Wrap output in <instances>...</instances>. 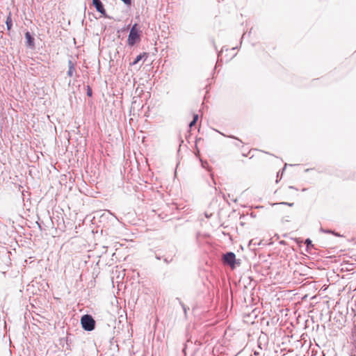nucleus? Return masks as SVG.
<instances>
[{
    "mask_svg": "<svg viewBox=\"0 0 356 356\" xmlns=\"http://www.w3.org/2000/svg\"><path fill=\"white\" fill-rule=\"evenodd\" d=\"M243 141L238 140V143H236L235 144V145L237 146V147H241V146H243Z\"/></svg>",
    "mask_w": 356,
    "mask_h": 356,
    "instance_id": "obj_16",
    "label": "nucleus"
},
{
    "mask_svg": "<svg viewBox=\"0 0 356 356\" xmlns=\"http://www.w3.org/2000/svg\"><path fill=\"white\" fill-rule=\"evenodd\" d=\"M25 38L26 40V45L30 48H34L35 47V39L31 35L30 32L27 31L25 33Z\"/></svg>",
    "mask_w": 356,
    "mask_h": 356,
    "instance_id": "obj_7",
    "label": "nucleus"
},
{
    "mask_svg": "<svg viewBox=\"0 0 356 356\" xmlns=\"http://www.w3.org/2000/svg\"><path fill=\"white\" fill-rule=\"evenodd\" d=\"M183 309H184V312H186V310H187V309L184 306H183Z\"/></svg>",
    "mask_w": 356,
    "mask_h": 356,
    "instance_id": "obj_26",
    "label": "nucleus"
},
{
    "mask_svg": "<svg viewBox=\"0 0 356 356\" xmlns=\"http://www.w3.org/2000/svg\"><path fill=\"white\" fill-rule=\"evenodd\" d=\"M257 309V308H253V309H252L251 312H256Z\"/></svg>",
    "mask_w": 356,
    "mask_h": 356,
    "instance_id": "obj_24",
    "label": "nucleus"
},
{
    "mask_svg": "<svg viewBox=\"0 0 356 356\" xmlns=\"http://www.w3.org/2000/svg\"><path fill=\"white\" fill-rule=\"evenodd\" d=\"M87 95L88 97H91L92 95V89L90 88V86H88V89H87Z\"/></svg>",
    "mask_w": 356,
    "mask_h": 356,
    "instance_id": "obj_13",
    "label": "nucleus"
},
{
    "mask_svg": "<svg viewBox=\"0 0 356 356\" xmlns=\"http://www.w3.org/2000/svg\"><path fill=\"white\" fill-rule=\"evenodd\" d=\"M147 54L146 53H143V54H139L138 56H136L135 60L133 61L132 65L137 64L144 56L147 57Z\"/></svg>",
    "mask_w": 356,
    "mask_h": 356,
    "instance_id": "obj_9",
    "label": "nucleus"
},
{
    "mask_svg": "<svg viewBox=\"0 0 356 356\" xmlns=\"http://www.w3.org/2000/svg\"><path fill=\"white\" fill-rule=\"evenodd\" d=\"M114 302L118 303V299L115 296L112 297L111 303L113 304Z\"/></svg>",
    "mask_w": 356,
    "mask_h": 356,
    "instance_id": "obj_17",
    "label": "nucleus"
},
{
    "mask_svg": "<svg viewBox=\"0 0 356 356\" xmlns=\"http://www.w3.org/2000/svg\"><path fill=\"white\" fill-rule=\"evenodd\" d=\"M244 35H245V32H244V33H243L242 38L244 37Z\"/></svg>",
    "mask_w": 356,
    "mask_h": 356,
    "instance_id": "obj_31",
    "label": "nucleus"
},
{
    "mask_svg": "<svg viewBox=\"0 0 356 356\" xmlns=\"http://www.w3.org/2000/svg\"><path fill=\"white\" fill-rule=\"evenodd\" d=\"M184 314H185V317L186 318L187 313H186V312H184Z\"/></svg>",
    "mask_w": 356,
    "mask_h": 356,
    "instance_id": "obj_32",
    "label": "nucleus"
},
{
    "mask_svg": "<svg viewBox=\"0 0 356 356\" xmlns=\"http://www.w3.org/2000/svg\"><path fill=\"white\" fill-rule=\"evenodd\" d=\"M80 321L81 327L85 331L90 332L95 329L96 321L88 313L83 315Z\"/></svg>",
    "mask_w": 356,
    "mask_h": 356,
    "instance_id": "obj_1",
    "label": "nucleus"
},
{
    "mask_svg": "<svg viewBox=\"0 0 356 356\" xmlns=\"http://www.w3.org/2000/svg\"><path fill=\"white\" fill-rule=\"evenodd\" d=\"M250 216H251L252 217H254V214H253L252 213H250Z\"/></svg>",
    "mask_w": 356,
    "mask_h": 356,
    "instance_id": "obj_28",
    "label": "nucleus"
},
{
    "mask_svg": "<svg viewBox=\"0 0 356 356\" xmlns=\"http://www.w3.org/2000/svg\"><path fill=\"white\" fill-rule=\"evenodd\" d=\"M228 50H229L228 49H225V47H222V49H221L220 52L218 54V56L221 57V58H222L224 52L227 51Z\"/></svg>",
    "mask_w": 356,
    "mask_h": 356,
    "instance_id": "obj_12",
    "label": "nucleus"
},
{
    "mask_svg": "<svg viewBox=\"0 0 356 356\" xmlns=\"http://www.w3.org/2000/svg\"><path fill=\"white\" fill-rule=\"evenodd\" d=\"M321 231L323 232H325V233H331V234H334V235H335L337 236H340L339 234L336 233V232H334V231H332V230H329V229H326L325 230V229H321Z\"/></svg>",
    "mask_w": 356,
    "mask_h": 356,
    "instance_id": "obj_11",
    "label": "nucleus"
},
{
    "mask_svg": "<svg viewBox=\"0 0 356 356\" xmlns=\"http://www.w3.org/2000/svg\"><path fill=\"white\" fill-rule=\"evenodd\" d=\"M286 164H285V165H284V168H283V170H284V169L286 168Z\"/></svg>",
    "mask_w": 356,
    "mask_h": 356,
    "instance_id": "obj_30",
    "label": "nucleus"
},
{
    "mask_svg": "<svg viewBox=\"0 0 356 356\" xmlns=\"http://www.w3.org/2000/svg\"><path fill=\"white\" fill-rule=\"evenodd\" d=\"M235 49H236V48H235V47H232V48L230 49V51H235Z\"/></svg>",
    "mask_w": 356,
    "mask_h": 356,
    "instance_id": "obj_25",
    "label": "nucleus"
},
{
    "mask_svg": "<svg viewBox=\"0 0 356 356\" xmlns=\"http://www.w3.org/2000/svg\"><path fill=\"white\" fill-rule=\"evenodd\" d=\"M92 5L95 6L97 12L107 17L106 10L104 9V6L100 0H92Z\"/></svg>",
    "mask_w": 356,
    "mask_h": 356,
    "instance_id": "obj_5",
    "label": "nucleus"
},
{
    "mask_svg": "<svg viewBox=\"0 0 356 356\" xmlns=\"http://www.w3.org/2000/svg\"><path fill=\"white\" fill-rule=\"evenodd\" d=\"M67 74L70 77H73L74 76H78L76 72L75 64L72 60H68V70Z\"/></svg>",
    "mask_w": 356,
    "mask_h": 356,
    "instance_id": "obj_6",
    "label": "nucleus"
},
{
    "mask_svg": "<svg viewBox=\"0 0 356 356\" xmlns=\"http://www.w3.org/2000/svg\"><path fill=\"white\" fill-rule=\"evenodd\" d=\"M6 26H7V29L8 31L10 30L11 28H12V26H13V21H12L11 13H9L8 16L6 18Z\"/></svg>",
    "mask_w": 356,
    "mask_h": 356,
    "instance_id": "obj_8",
    "label": "nucleus"
},
{
    "mask_svg": "<svg viewBox=\"0 0 356 356\" xmlns=\"http://www.w3.org/2000/svg\"><path fill=\"white\" fill-rule=\"evenodd\" d=\"M222 262L224 264L230 266L232 269L241 264V260L236 259L235 254L232 252H228L223 254Z\"/></svg>",
    "mask_w": 356,
    "mask_h": 356,
    "instance_id": "obj_3",
    "label": "nucleus"
},
{
    "mask_svg": "<svg viewBox=\"0 0 356 356\" xmlns=\"http://www.w3.org/2000/svg\"><path fill=\"white\" fill-rule=\"evenodd\" d=\"M307 246L306 250L308 252L310 248L313 247L312 241L309 238H307L305 241Z\"/></svg>",
    "mask_w": 356,
    "mask_h": 356,
    "instance_id": "obj_10",
    "label": "nucleus"
},
{
    "mask_svg": "<svg viewBox=\"0 0 356 356\" xmlns=\"http://www.w3.org/2000/svg\"><path fill=\"white\" fill-rule=\"evenodd\" d=\"M140 41V31L137 24H134L130 29L127 44L130 47H133L136 43Z\"/></svg>",
    "mask_w": 356,
    "mask_h": 356,
    "instance_id": "obj_2",
    "label": "nucleus"
},
{
    "mask_svg": "<svg viewBox=\"0 0 356 356\" xmlns=\"http://www.w3.org/2000/svg\"><path fill=\"white\" fill-rule=\"evenodd\" d=\"M251 243H252V241H250L248 245H251Z\"/></svg>",
    "mask_w": 356,
    "mask_h": 356,
    "instance_id": "obj_33",
    "label": "nucleus"
},
{
    "mask_svg": "<svg viewBox=\"0 0 356 356\" xmlns=\"http://www.w3.org/2000/svg\"><path fill=\"white\" fill-rule=\"evenodd\" d=\"M282 204H288L289 206H292L293 204V203H286V202H282Z\"/></svg>",
    "mask_w": 356,
    "mask_h": 356,
    "instance_id": "obj_22",
    "label": "nucleus"
},
{
    "mask_svg": "<svg viewBox=\"0 0 356 356\" xmlns=\"http://www.w3.org/2000/svg\"><path fill=\"white\" fill-rule=\"evenodd\" d=\"M235 55H236V54H233V55H232L231 57L232 58V57L235 56Z\"/></svg>",
    "mask_w": 356,
    "mask_h": 356,
    "instance_id": "obj_29",
    "label": "nucleus"
},
{
    "mask_svg": "<svg viewBox=\"0 0 356 356\" xmlns=\"http://www.w3.org/2000/svg\"><path fill=\"white\" fill-rule=\"evenodd\" d=\"M197 120H198V115H197V114H194V115H193V121L197 122Z\"/></svg>",
    "mask_w": 356,
    "mask_h": 356,
    "instance_id": "obj_19",
    "label": "nucleus"
},
{
    "mask_svg": "<svg viewBox=\"0 0 356 356\" xmlns=\"http://www.w3.org/2000/svg\"><path fill=\"white\" fill-rule=\"evenodd\" d=\"M196 122H197L192 120V121L190 122V124H189V127H192L193 126H194V125L196 124Z\"/></svg>",
    "mask_w": 356,
    "mask_h": 356,
    "instance_id": "obj_20",
    "label": "nucleus"
},
{
    "mask_svg": "<svg viewBox=\"0 0 356 356\" xmlns=\"http://www.w3.org/2000/svg\"><path fill=\"white\" fill-rule=\"evenodd\" d=\"M126 6H131V0H121Z\"/></svg>",
    "mask_w": 356,
    "mask_h": 356,
    "instance_id": "obj_14",
    "label": "nucleus"
},
{
    "mask_svg": "<svg viewBox=\"0 0 356 356\" xmlns=\"http://www.w3.org/2000/svg\"><path fill=\"white\" fill-rule=\"evenodd\" d=\"M33 313H24V318L26 320L29 318H32L33 320V324L36 325L37 323H42L43 320H45L46 318L44 316H42L40 313H35V316L32 315Z\"/></svg>",
    "mask_w": 356,
    "mask_h": 356,
    "instance_id": "obj_4",
    "label": "nucleus"
},
{
    "mask_svg": "<svg viewBox=\"0 0 356 356\" xmlns=\"http://www.w3.org/2000/svg\"><path fill=\"white\" fill-rule=\"evenodd\" d=\"M163 261L165 264H169L172 261V259L171 258L170 259H168V258H164Z\"/></svg>",
    "mask_w": 356,
    "mask_h": 356,
    "instance_id": "obj_18",
    "label": "nucleus"
},
{
    "mask_svg": "<svg viewBox=\"0 0 356 356\" xmlns=\"http://www.w3.org/2000/svg\"><path fill=\"white\" fill-rule=\"evenodd\" d=\"M261 350V348H260V346L258 347V350H255L254 351V354L255 355H259L260 354V350Z\"/></svg>",
    "mask_w": 356,
    "mask_h": 356,
    "instance_id": "obj_15",
    "label": "nucleus"
},
{
    "mask_svg": "<svg viewBox=\"0 0 356 356\" xmlns=\"http://www.w3.org/2000/svg\"><path fill=\"white\" fill-rule=\"evenodd\" d=\"M332 314L333 313H326V314L328 316L329 319H330L332 318Z\"/></svg>",
    "mask_w": 356,
    "mask_h": 356,
    "instance_id": "obj_21",
    "label": "nucleus"
},
{
    "mask_svg": "<svg viewBox=\"0 0 356 356\" xmlns=\"http://www.w3.org/2000/svg\"><path fill=\"white\" fill-rule=\"evenodd\" d=\"M124 314H125L126 317L128 318V313L125 312Z\"/></svg>",
    "mask_w": 356,
    "mask_h": 356,
    "instance_id": "obj_27",
    "label": "nucleus"
},
{
    "mask_svg": "<svg viewBox=\"0 0 356 356\" xmlns=\"http://www.w3.org/2000/svg\"><path fill=\"white\" fill-rule=\"evenodd\" d=\"M156 259H158V260H160L161 258V257H160V256H159V255H157V254H156Z\"/></svg>",
    "mask_w": 356,
    "mask_h": 356,
    "instance_id": "obj_23",
    "label": "nucleus"
}]
</instances>
